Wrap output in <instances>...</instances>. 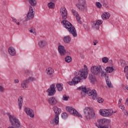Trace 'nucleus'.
Here are the masks:
<instances>
[{
    "mask_svg": "<svg viewBox=\"0 0 128 128\" xmlns=\"http://www.w3.org/2000/svg\"><path fill=\"white\" fill-rule=\"evenodd\" d=\"M60 14L63 20L62 21V24H63L64 26L68 30L70 34L72 35L74 38L78 36L76 30V28L70 22L66 20L68 18V11L66 8L64 6H62L60 8Z\"/></svg>",
    "mask_w": 128,
    "mask_h": 128,
    "instance_id": "f257e3e1",
    "label": "nucleus"
},
{
    "mask_svg": "<svg viewBox=\"0 0 128 128\" xmlns=\"http://www.w3.org/2000/svg\"><path fill=\"white\" fill-rule=\"evenodd\" d=\"M102 66H92L90 68L91 72L94 74V76H100L101 74L102 76H106V84L110 88H112L113 86L110 82V80L108 78V76H107L106 73L104 71Z\"/></svg>",
    "mask_w": 128,
    "mask_h": 128,
    "instance_id": "f03ea898",
    "label": "nucleus"
},
{
    "mask_svg": "<svg viewBox=\"0 0 128 128\" xmlns=\"http://www.w3.org/2000/svg\"><path fill=\"white\" fill-rule=\"evenodd\" d=\"M88 72L85 69H82L78 72L77 77H74L71 82H68L70 86H76L82 80H86L88 78Z\"/></svg>",
    "mask_w": 128,
    "mask_h": 128,
    "instance_id": "7ed1b4c3",
    "label": "nucleus"
},
{
    "mask_svg": "<svg viewBox=\"0 0 128 128\" xmlns=\"http://www.w3.org/2000/svg\"><path fill=\"white\" fill-rule=\"evenodd\" d=\"M77 90H82L81 94H88V96H92V100H96V98H98V93L94 89L92 90L90 88L86 89V86H81L77 88Z\"/></svg>",
    "mask_w": 128,
    "mask_h": 128,
    "instance_id": "20e7f679",
    "label": "nucleus"
},
{
    "mask_svg": "<svg viewBox=\"0 0 128 128\" xmlns=\"http://www.w3.org/2000/svg\"><path fill=\"white\" fill-rule=\"evenodd\" d=\"M110 120L103 118L98 120V124H96V126L98 128H112Z\"/></svg>",
    "mask_w": 128,
    "mask_h": 128,
    "instance_id": "39448f33",
    "label": "nucleus"
},
{
    "mask_svg": "<svg viewBox=\"0 0 128 128\" xmlns=\"http://www.w3.org/2000/svg\"><path fill=\"white\" fill-rule=\"evenodd\" d=\"M84 112L86 120H88L96 118V114L94 113V110L92 108L86 107L84 109Z\"/></svg>",
    "mask_w": 128,
    "mask_h": 128,
    "instance_id": "423d86ee",
    "label": "nucleus"
},
{
    "mask_svg": "<svg viewBox=\"0 0 128 128\" xmlns=\"http://www.w3.org/2000/svg\"><path fill=\"white\" fill-rule=\"evenodd\" d=\"M9 119L12 126H9L8 128H22V126H20V122L18 118L16 117V116L10 115Z\"/></svg>",
    "mask_w": 128,
    "mask_h": 128,
    "instance_id": "0eeeda50",
    "label": "nucleus"
},
{
    "mask_svg": "<svg viewBox=\"0 0 128 128\" xmlns=\"http://www.w3.org/2000/svg\"><path fill=\"white\" fill-rule=\"evenodd\" d=\"M76 6L80 10H84L86 8V0H78V2Z\"/></svg>",
    "mask_w": 128,
    "mask_h": 128,
    "instance_id": "6e6552de",
    "label": "nucleus"
},
{
    "mask_svg": "<svg viewBox=\"0 0 128 128\" xmlns=\"http://www.w3.org/2000/svg\"><path fill=\"white\" fill-rule=\"evenodd\" d=\"M100 113L102 116H110L114 114V111L112 109H102L100 110Z\"/></svg>",
    "mask_w": 128,
    "mask_h": 128,
    "instance_id": "1a4fd4ad",
    "label": "nucleus"
},
{
    "mask_svg": "<svg viewBox=\"0 0 128 128\" xmlns=\"http://www.w3.org/2000/svg\"><path fill=\"white\" fill-rule=\"evenodd\" d=\"M34 6L32 7V6H30L29 10L28 13L27 14V18H26V20H32L34 18Z\"/></svg>",
    "mask_w": 128,
    "mask_h": 128,
    "instance_id": "9d476101",
    "label": "nucleus"
},
{
    "mask_svg": "<svg viewBox=\"0 0 128 128\" xmlns=\"http://www.w3.org/2000/svg\"><path fill=\"white\" fill-rule=\"evenodd\" d=\"M66 110L72 114H73V116H78V118H82V116L78 113L74 108H72V107H66Z\"/></svg>",
    "mask_w": 128,
    "mask_h": 128,
    "instance_id": "9b49d317",
    "label": "nucleus"
},
{
    "mask_svg": "<svg viewBox=\"0 0 128 128\" xmlns=\"http://www.w3.org/2000/svg\"><path fill=\"white\" fill-rule=\"evenodd\" d=\"M47 92L48 96H50L54 95V94L56 92V85L52 84L50 86V88L47 90Z\"/></svg>",
    "mask_w": 128,
    "mask_h": 128,
    "instance_id": "f8f14e48",
    "label": "nucleus"
},
{
    "mask_svg": "<svg viewBox=\"0 0 128 128\" xmlns=\"http://www.w3.org/2000/svg\"><path fill=\"white\" fill-rule=\"evenodd\" d=\"M24 112H26V114L30 116V118H34V116L32 110L30 108H25Z\"/></svg>",
    "mask_w": 128,
    "mask_h": 128,
    "instance_id": "ddd939ff",
    "label": "nucleus"
},
{
    "mask_svg": "<svg viewBox=\"0 0 128 128\" xmlns=\"http://www.w3.org/2000/svg\"><path fill=\"white\" fill-rule=\"evenodd\" d=\"M88 78L90 82L92 84H94L96 82V76L93 75L92 74H90L88 76Z\"/></svg>",
    "mask_w": 128,
    "mask_h": 128,
    "instance_id": "4468645a",
    "label": "nucleus"
},
{
    "mask_svg": "<svg viewBox=\"0 0 128 128\" xmlns=\"http://www.w3.org/2000/svg\"><path fill=\"white\" fill-rule=\"evenodd\" d=\"M58 50L61 56H64L66 54V52L64 46L62 45L59 46H58Z\"/></svg>",
    "mask_w": 128,
    "mask_h": 128,
    "instance_id": "2eb2a0df",
    "label": "nucleus"
},
{
    "mask_svg": "<svg viewBox=\"0 0 128 128\" xmlns=\"http://www.w3.org/2000/svg\"><path fill=\"white\" fill-rule=\"evenodd\" d=\"M48 102L50 104L51 106H54V104H56V102H58V100H56V98L54 97H50L49 98Z\"/></svg>",
    "mask_w": 128,
    "mask_h": 128,
    "instance_id": "dca6fc26",
    "label": "nucleus"
},
{
    "mask_svg": "<svg viewBox=\"0 0 128 128\" xmlns=\"http://www.w3.org/2000/svg\"><path fill=\"white\" fill-rule=\"evenodd\" d=\"M8 52L12 56H16V49H14V47H10L8 49Z\"/></svg>",
    "mask_w": 128,
    "mask_h": 128,
    "instance_id": "f3484780",
    "label": "nucleus"
},
{
    "mask_svg": "<svg viewBox=\"0 0 128 128\" xmlns=\"http://www.w3.org/2000/svg\"><path fill=\"white\" fill-rule=\"evenodd\" d=\"M52 109L54 112L55 116H60V112H62V110L60 108H58L56 106H54Z\"/></svg>",
    "mask_w": 128,
    "mask_h": 128,
    "instance_id": "a211bd4d",
    "label": "nucleus"
},
{
    "mask_svg": "<svg viewBox=\"0 0 128 128\" xmlns=\"http://www.w3.org/2000/svg\"><path fill=\"white\" fill-rule=\"evenodd\" d=\"M18 102L20 110H22V102H24V97H22V96H20L18 98Z\"/></svg>",
    "mask_w": 128,
    "mask_h": 128,
    "instance_id": "6ab92c4d",
    "label": "nucleus"
},
{
    "mask_svg": "<svg viewBox=\"0 0 128 128\" xmlns=\"http://www.w3.org/2000/svg\"><path fill=\"white\" fill-rule=\"evenodd\" d=\"M110 14L108 12H104L102 15V20H108V18H110Z\"/></svg>",
    "mask_w": 128,
    "mask_h": 128,
    "instance_id": "aec40b11",
    "label": "nucleus"
},
{
    "mask_svg": "<svg viewBox=\"0 0 128 128\" xmlns=\"http://www.w3.org/2000/svg\"><path fill=\"white\" fill-rule=\"evenodd\" d=\"M46 72L47 74H48V76H52V74H54V70L51 67H49L46 69Z\"/></svg>",
    "mask_w": 128,
    "mask_h": 128,
    "instance_id": "412c9836",
    "label": "nucleus"
},
{
    "mask_svg": "<svg viewBox=\"0 0 128 128\" xmlns=\"http://www.w3.org/2000/svg\"><path fill=\"white\" fill-rule=\"evenodd\" d=\"M38 44L40 48H44V46L48 44V43L46 40H40Z\"/></svg>",
    "mask_w": 128,
    "mask_h": 128,
    "instance_id": "4be33fe9",
    "label": "nucleus"
},
{
    "mask_svg": "<svg viewBox=\"0 0 128 128\" xmlns=\"http://www.w3.org/2000/svg\"><path fill=\"white\" fill-rule=\"evenodd\" d=\"M105 70L107 74H112L114 72V68L108 66L106 68Z\"/></svg>",
    "mask_w": 128,
    "mask_h": 128,
    "instance_id": "5701e85b",
    "label": "nucleus"
},
{
    "mask_svg": "<svg viewBox=\"0 0 128 128\" xmlns=\"http://www.w3.org/2000/svg\"><path fill=\"white\" fill-rule=\"evenodd\" d=\"M71 40L72 39L70 36H65L64 38V42L66 44H70V42Z\"/></svg>",
    "mask_w": 128,
    "mask_h": 128,
    "instance_id": "b1692460",
    "label": "nucleus"
},
{
    "mask_svg": "<svg viewBox=\"0 0 128 128\" xmlns=\"http://www.w3.org/2000/svg\"><path fill=\"white\" fill-rule=\"evenodd\" d=\"M60 115H55L54 118V122L55 124L58 125V124L59 120H60Z\"/></svg>",
    "mask_w": 128,
    "mask_h": 128,
    "instance_id": "393cba45",
    "label": "nucleus"
},
{
    "mask_svg": "<svg viewBox=\"0 0 128 128\" xmlns=\"http://www.w3.org/2000/svg\"><path fill=\"white\" fill-rule=\"evenodd\" d=\"M56 88L58 89V92H62L64 88L62 87V84H56Z\"/></svg>",
    "mask_w": 128,
    "mask_h": 128,
    "instance_id": "a878e982",
    "label": "nucleus"
},
{
    "mask_svg": "<svg viewBox=\"0 0 128 128\" xmlns=\"http://www.w3.org/2000/svg\"><path fill=\"white\" fill-rule=\"evenodd\" d=\"M92 27L95 30H98L100 28V25L96 23L95 21L92 22Z\"/></svg>",
    "mask_w": 128,
    "mask_h": 128,
    "instance_id": "bb28decb",
    "label": "nucleus"
},
{
    "mask_svg": "<svg viewBox=\"0 0 128 128\" xmlns=\"http://www.w3.org/2000/svg\"><path fill=\"white\" fill-rule=\"evenodd\" d=\"M28 82L26 80L22 81L21 84V88H28Z\"/></svg>",
    "mask_w": 128,
    "mask_h": 128,
    "instance_id": "cd10ccee",
    "label": "nucleus"
},
{
    "mask_svg": "<svg viewBox=\"0 0 128 128\" xmlns=\"http://www.w3.org/2000/svg\"><path fill=\"white\" fill-rule=\"evenodd\" d=\"M29 4L32 6L34 8L35 6L36 5V0H27Z\"/></svg>",
    "mask_w": 128,
    "mask_h": 128,
    "instance_id": "c85d7f7f",
    "label": "nucleus"
},
{
    "mask_svg": "<svg viewBox=\"0 0 128 128\" xmlns=\"http://www.w3.org/2000/svg\"><path fill=\"white\" fill-rule=\"evenodd\" d=\"M61 116L62 118H64V120H66L68 117V113L63 112Z\"/></svg>",
    "mask_w": 128,
    "mask_h": 128,
    "instance_id": "c756f323",
    "label": "nucleus"
},
{
    "mask_svg": "<svg viewBox=\"0 0 128 128\" xmlns=\"http://www.w3.org/2000/svg\"><path fill=\"white\" fill-rule=\"evenodd\" d=\"M72 60V57L70 56H67L65 58V61L66 62H70Z\"/></svg>",
    "mask_w": 128,
    "mask_h": 128,
    "instance_id": "7c9ffc66",
    "label": "nucleus"
},
{
    "mask_svg": "<svg viewBox=\"0 0 128 128\" xmlns=\"http://www.w3.org/2000/svg\"><path fill=\"white\" fill-rule=\"evenodd\" d=\"M102 6L104 8H108V1L104 0L102 2Z\"/></svg>",
    "mask_w": 128,
    "mask_h": 128,
    "instance_id": "2f4dec72",
    "label": "nucleus"
},
{
    "mask_svg": "<svg viewBox=\"0 0 128 128\" xmlns=\"http://www.w3.org/2000/svg\"><path fill=\"white\" fill-rule=\"evenodd\" d=\"M49 8H54V4L52 2H49L48 4Z\"/></svg>",
    "mask_w": 128,
    "mask_h": 128,
    "instance_id": "473e14b6",
    "label": "nucleus"
},
{
    "mask_svg": "<svg viewBox=\"0 0 128 128\" xmlns=\"http://www.w3.org/2000/svg\"><path fill=\"white\" fill-rule=\"evenodd\" d=\"M76 20L77 22H79V24H82V22L80 21V15H78V16H76Z\"/></svg>",
    "mask_w": 128,
    "mask_h": 128,
    "instance_id": "72a5a7b5",
    "label": "nucleus"
},
{
    "mask_svg": "<svg viewBox=\"0 0 128 128\" xmlns=\"http://www.w3.org/2000/svg\"><path fill=\"white\" fill-rule=\"evenodd\" d=\"M72 12L74 16H78V14L76 10L72 9Z\"/></svg>",
    "mask_w": 128,
    "mask_h": 128,
    "instance_id": "f704fd0d",
    "label": "nucleus"
},
{
    "mask_svg": "<svg viewBox=\"0 0 128 128\" xmlns=\"http://www.w3.org/2000/svg\"><path fill=\"white\" fill-rule=\"evenodd\" d=\"M102 62H104V64H106V62H108V58L107 57H104L102 58Z\"/></svg>",
    "mask_w": 128,
    "mask_h": 128,
    "instance_id": "c9c22d12",
    "label": "nucleus"
},
{
    "mask_svg": "<svg viewBox=\"0 0 128 128\" xmlns=\"http://www.w3.org/2000/svg\"><path fill=\"white\" fill-rule=\"evenodd\" d=\"M96 6L98 8H102V5L100 2H96Z\"/></svg>",
    "mask_w": 128,
    "mask_h": 128,
    "instance_id": "e433bc0d",
    "label": "nucleus"
},
{
    "mask_svg": "<svg viewBox=\"0 0 128 128\" xmlns=\"http://www.w3.org/2000/svg\"><path fill=\"white\" fill-rule=\"evenodd\" d=\"M28 82H32L33 80H36V78H32V77H29L27 80H26Z\"/></svg>",
    "mask_w": 128,
    "mask_h": 128,
    "instance_id": "4c0bfd02",
    "label": "nucleus"
},
{
    "mask_svg": "<svg viewBox=\"0 0 128 128\" xmlns=\"http://www.w3.org/2000/svg\"><path fill=\"white\" fill-rule=\"evenodd\" d=\"M70 98V96H66V95L64 94L62 96V100H68Z\"/></svg>",
    "mask_w": 128,
    "mask_h": 128,
    "instance_id": "58836bf2",
    "label": "nucleus"
},
{
    "mask_svg": "<svg viewBox=\"0 0 128 128\" xmlns=\"http://www.w3.org/2000/svg\"><path fill=\"white\" fill-rule=\"evenodd\" d=\"M97 100L98 102H99L100 104H102V102H104V99H102V98H97Z\"/></svg>",
    "mask_w": 128,
    "mask_h": 128,
    "instance_id": "ea45409f",
    "label": "nucleus"
},
{
    "mask_svg": "<svg viewBox=\"0 0 128 128\" xmlns=\"http://www.w3.org/2000/svg\"><path fill=\"white\" fill-rule=\"evenodd\" d=\"M32 74V72L28 70H26L25 72V74L26 76H30V74Z\"/></svg>",
    "mask_w": 128,
    "mask_h": 128,
    "instance_id": "a19ab883",
    "label": "nucleus"
},
{
    "mask_svg": "<svg viewBox=\"0 0 128 128\" xmlns=\"http://www.w3.org/2000/svg\"><path fill=\"white\" fill-rule=\"evenodd\" d=\"M120 63L121 64V66H126V62H124V60H120Z\"/></svg>",
    "mask_w": 128,
    "mask_h": 128,
    "instance_id": "79ce46f5",
    "label": "nucleus"
},
{
    "mask_svg": "<svg viewBox=\"0 0 128 128\" xmlns=\"http://www.w3.org/2000/svg\"><path fill=\"white\" fill-rule=\"evenodd\" d=\"M124 72L125 74H128V66H126L124 68Z\"/></svg>",
    "mask_w": 128,
    "mask_h": 128,
    "instance_id": "37998d69",
    "label": "nucleus"
},
{
    "mask_svg": "<svg viewBox=\"0 0 128 128\" xmlns=\"http://www.w3.org/2000/svg\"><path fill=\"white\" fill-rule=\"evenodd\" d=\"M96 23L98 24L99 26H100L102 24V20H98L96 22Z\"/></svg>",
    "mask_w": 128,
    "mask_h": 128,
    "instance_id": "c03bdc74",
    "label": "nucleus"
},
{
    "mask_svg": "<svg viewBox=\"0 0 128 128\" xmlns=\"http://www.w3.org/2000/svg\"><path fill=\"white\" fill-rule=\"evenodd\" d=\"M12 22H16L18 26H20V22H18L16 19H13Z\"/></svg>",
    "mask_w": 128,
    "mask_h": 128,
    "instance_id": "a18cd8bd",
    "label": "nucleus"
},
{
    "mask_svg": "<svg viewBox=\"0 0 128 128\" xmlns=\"http://www.w3.org/2000/svg\"><path fill=\"white\" fill-rule=\"evenodd\" d=\"M30 32L31 33H33L34 34H36V32H34V29H31L29 30Z\"/></svg>",
    "mask_w": 128,
    "mask_h": 128,
    "instance_id": "49530a36",
    "label": "nucleus"
},
{
    "mask_svg": "<svg viewBox=\"0 0 128 128\" xmlns=\"http://www.w3.org/2000/svg\"><path fill=\"white\" fill-rule=\"evenodd\" d=\"M4 87L0 86V92H4Z\"/></svg>",
    "mask_w": 128,
    "mask_h": 128,
    "instance_id": "de8ad7c7",
    "label": "nucleus"
},
{
    "mask_svg": "<svg viewBox=\"0 0 128 128\" xmlns=\"http://www.w3.org/2000/svg\"><path fill=\"white\" fill-rule=\"evenodd\" d=\"M98 40H94V46H96V44H98Z\"/></svg>",
    "mask_w": 128,
    "mask_h": 128,
    "instance_id": "09e8293b",
    "label": "nucleus"
},
{
    "mask_svg": "<svg viewBox=\"0 0 128 128\" xmlns=\"http://www.w3.org/2000/svg\"><path fill=\"white\" fill-rule=\"evenodd\" d=\"M18 82H20V81L16 79V80H14V83H15V84H18Z\"/></svg>",
    "mask_w": 128,
    "mask_h": 128,
    "instance_id": "8fccbe9b",
    "label": "nucleus"
},
{
    "mask_svg": "<svg viewBox=\"0 0 128 128\" xmlns=\"http://www.w3.org/2000/svg\"><path fill=\"white\" fill-rule=\"evenodd\" d=\"M50 122L51 124H54V122L52 120H50Z\"/></svg>",
    "mask_w": 128,
    "mask_h": 128,
    "instance_id": "3c124183",
    "label": "nucleus"
},
{
    "mask_svg": "<svg viewBox=\"0 0 128 128\" xmlns=\"http://www.w3.org/2000/svg\"><path fill=\"white\" fill-rule=\"evenodd\" d=\"M122 99L120 98L118 100V104H122Z\"/></svg>",
    "mask_w": 128,
    "mask_h": 128,
    "instance_id": "603ef678",
    "label": "nucleus"
},
{
    "mask_svg": "<svg viewBox=\"0 0 128 128\" xmlns=\"http://www.w3.org/2000/svg\"><path fill=\"white\" fill-rule=\"evenodd\" d=\"M126 104L128 106V98L126 100Z\"/></svg>",
    "mask_w": 128,
    "mask_h": 128,
    "instance_id": "864d4df0",
    "label": "nucleus"
},
{
    "mask_svg": "<svg viewBox=\"0 0 128 128\" xmlns=\"http://www.w3.org/2000/svg\"><path fill=\"white\" fill-rule=\"evenodd\" d=\"M126 80H128V74H126Z\"/></svg>",
    "mask_w": 128,
    "mask_h": 128,
    "instance_id": "5fc2aeb1",
    "label": "nucleus"
},
{
    "mask_svg": "<svg viewBox=\"0 0 128 128\" xmlns=\"http://www.w3.org/2000/svg\"><path fill=\"white\" fill-rule=\"evenodd\" d=\"M52 2H56V0H52Z\"/></svg>",
    "mask_w": 128,
    "mask_h": 128,
    "instance_id": "6e6d98bb",
    "label": "nucleus"
},
{
    "mask_svg": "<svg viewBox=\"0 0 128 128\" xmlns=\"http://www.w3.org/2000/svg\"><path fill=\"white\" fill-rule=\"evenodd\" d=\"M126 116H128V110L126 111V114H125Z\"/></svg>",
    "mask_w": 128,
    "mask_h": 128,
    "instance_id": "4d7b16f0",
    "label": "nucleus"
},
{
    "mask_svg": "<svg viewBox=\"0 0 128 128\" xmlns=\"http://www.w3.org/2000/svg\"><path fill=\"white\" fill-rule=\"evenodd\" d=\"M84 66H86V65H84Z\"/></svg>",
    "mask_w": 128,
    "mask_h": 128,
    "instance_id": "13d9d810",
    "label": "nucleus"
}]
</instances>
